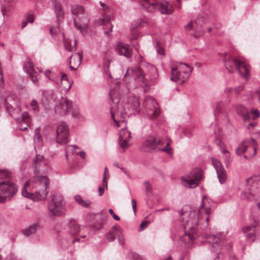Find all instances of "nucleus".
Here are the masks:
<instances>
[{"label": "nucleus", "instance_id": "nucleus-1", "mask_svg": "<svg viewBox=\"0 0 260 260\" xmlns=\"http://www.w3.org/2000/svg\"><path fill=\"white\" fill-rule=\"evenodd\" d=\"M209 202L205 196L203 197L202 201L198 211V215L195 214L194 212L188 213L187 211H184L183 209L179 211V213L181 216L188 217L186 220L183 218H180L182 226L185 230V233L181 238L182 242L185 243L192 244L193 241L198 237L196 228L199 220L205 219L207 224H209L211 208L208 205Z\"/></svg>", "mask_w": 260, "mask_h": 260}, {"label": "nucleus", "instance_id": "nucleus-2", "mask_svg": "<svg viewBox=\"0 0 260 260\" xmlns=\"http://www.w3.org/2000/svg\"><path fill=\"white\" fill-rule=\"evenodd\" d=\"M49 180L46 176H37L25 182L22 195L34 201L44 200L49 191Z\"/></svg>", "mask_w": 260, "mask_h": 260}, {"label": "nucleus", "instance_id": "nucleus-3", "mask_svg": "<svg viewBox=\"0 0 260 260\" xmlns=\"http://www.w3.org/2000/svg\"><path fill=\"white\" fill-rule=\"evenodd\" d=\"M4 103L8 113L15 118L18 123H24L26 124V126L24 127L21 125L19 129L22 131L26 130L31 121V117L27 111L23 112L20 117H15V113H20L21 111L19 108V98L17 95L13 93L10 94L5 98Z\"/></svg>", "mask_w": 260, "mask_h": 260}, {"label": "nucleus", "instance_id": "nucleus-4", "mask_svg": "<svg viewBox=\"0 0 260 260\" xmlns=\"http://www.w3.org/2000/svg\"><path fill=\"white\" fill-rule=\"evenodd\" d=\"M124 108L127 110V111H125L124 114H119L118 112L114 113L111 111V117L117 127H119L123 124L124 126H125V121L126 115L129 116L131 114L140 113V102L138 98L136 96L128 97Z\"/></svg>", "mask_w": 260, "mask_h": 260}, {"label": "nucleus", "instance_id": "nucleus-5", "mask_svg": "<svg viewBox=\"0 0 260 260\" xmlns=\"http://www.w3.org/2000/svg\"><path fill=\"white\" fill-rule=\"evenodd\" d=\"M71 11L75 26L80 30L83 35H86L89 18L88 14L85 13L83 7L80 5L74 6L71 8Z\"/></svg>", "mask_w": 260, "mask_h": 260}, {"label": "nucleus", "instance_id": "nucleus-6", "mask_svg": "<svg viewBox=\"0 0 260 260\" xmlns=\"http://www.w3.org/2000/svg\"><path fill=\"white\" fill-rule=\"evenodd\" d=\"M260 197V176L247 179L244 191L241 194L242 200L256 199Z\"/></svg>", "mask_w": 260, "mask_h": 260}, {"label": "nucleus", "instance_id": "nucleus-7", "mask_svg": "<svg viewBox=\"0 0 260 260\" xmlns=\"http://www.w3.org/2000/svg\"><path fill=\"white\" fill-rule=\"evenodd\" d=\"M141 7L148 12H152L157 9L162 14H170L173 12L172 6L166 1L158 2L157 0H137Z\"/></svg>", "mask_w": 260, "mask_h": 260}, {"label": "nucleus", "instance_id": "nucleus-8", "mask_svg": "<svg viewBox=\"0 0 260 260\" xmlns=\"http://www.w3.org/2000/svg\"><path fill=\"white\" fill-rule=\"evenodd\" d=\"M48 210L53 216H61L66 214V203L63 197L59 194H55L48 204Z\"/></svg>", "mask_w": 260, "mask_h": 260}, {"label": "nucleus", "instance_id": "nucleus-9", "mask_svg": "<svg viewBox=\"0 0 260 260\" xmlns=\"http://www.w3.org/2000/svg\"><path fill=\"white\" fill-rule=\"evenodd\" d=\"M193 68L186 63H180L179 66L171 67V80L179 84H182L189 78Z\"/></svg>", "mask_w": 260, "mask_h": 260}, {"label": "nucleus", "instance_id": "nucleus-10", "mask_svg": "<svg viewBox=\"0 0 260 260\" xmlns=\"http://www.w3.org/2000/svg\"><path fill=\"white\" fill-rule=\"evenodd\" d=\"M257 146V143L252 138L246 139L239 144L236 149V153L237 155H241L246 152L247 154L244 155V158L250 159L256 154Z\"/></svg>", "mask_w": 260, "mask_h": 260}, {"label": "nucleus", "instance_id": "nucleus-11", "mask_svg": "<svg viewBox=\"0 0 260 260\" xmlns=\"http://www.w3.org/2000/svg\"><path fill=\"white\" fill-rule=\"evenodd\" d=\"M202 177V171L200 169L195 168L181 177L182 184L187 188H195L199 185Z\"/></svg>", "mask_w": 260, "mask_h": 260}, {"label": "nucleus", "instance_id": "nucleus-12", "mask_svg": "<svg viewBox=\"0 0 260 260\" xmlns=\"http://www.w3.org/2000/svg\"><path fill=\"white\" fill-rule=\"evenodd\" d=\"M145 112L148 118L152 120L156 119L160 114V109L156 100L151 96H146L143 103Z\"/></svg>", "mask_w": 260, "mask_h": 260}, {"label": "nucleus", "instance_id": "nucleus-13", "mask_svg": "<svg viewBox=\"0 0 260 260\" xmlns=\"http://www.w3.org/2000/svg\"><path fill=\"white\" fill-rule=\"evenodd\" d=\"M17 186L10 181L0 183V203L10 200L17 191Z\"/></svg>", "mask_w": 260, "mask_h": 260}, {"label": "nucleus", "instance_id": "nucleus-14", "mask_svg": "<svg viewBox=\"0 0 260 260\" xmlns=\"http://www.w3.org/2000/svg\"><path fill=\"white\" fill-rule=\"evenodd\" d=\"M224 61V65L229 72H231L232 70V67L230 64V63H232L235 66L239 74L244 77L245 79H247L249 78V67L244 61H242L239 59L232 57L229 58L228 61L225 60Z\"/></svg>", "mask_w": 260, "mask_h": 260}, {"label": "nucleus", "instance_id": "nucleus-15", "mask_svg": "<svg viewBox=\"0 0 260 260\" xmlns=\"http://www.w3.org/2000/svg\"><path fill=\"white\" fill-rule=\"evenodd\" d=\"M69 129L67 124L63 121L59 122L56 127L55 138L56 143L66 145L69 142Z\"/></svg>", "mask_w": 260, "mask_h": 260}, {"label": "nucleus", "instance_id": "nucleus-16", "mask_svg": "<svg viewBox=\"0 0 260 260\" xmlns=\"http://www.w3.org/2000/svg\"><path fill=\"white\" fill-rule=\"evenodd\" d=\"M242 232L246 238L254 241L255 239L260 240V225L254 222L253 224L243 228Z\"/></svg>", "mask_w": 260, "mask_h": 260}, {"label": "nucleus", "instance_id": "nucleus-17", "mask_svg": "<svg viewBox=\"0 0 260 260\" xmlns=\"http://www.w3.org/2000/svg\"><path fill=\"white\" fill-rule=\"evenodd\" d=\"M147 75H148V74H145L144 71L140 67L136 66L135 68H128L124 76H132L137 82L140 83H145L147 81L146 76Z\"/></svg>", "mask_w": 260, "mask_h": 260}, {"label": "nucleus", "instance_id": "nucleus-18", "mask_svg": "<svg viewBox=\"0 0 260 260\" xmlns=\"http://www.w3.org/2000/svg\"><path fill=\"white\" fill-rule=\"evenodd\" d=\"M155 141V148L158 149L161 151L166 152L170 155H172L173 151L172 148L170 146L172 141L169 139H161L159 138H154Z\"/></svg>", "mask_w": 260, "mask_h": 260}, {"label": "nucleus", "instance_id": "nucleus-19", "mask_svg": "<svg viewBox=\"0 0 260 260\" xmlns=\"http://www.w3.org/2000/svg\"><path fill=\"white\" fill-rule=\"evenodd\" d=\"M212 165L216 170L219 182L222 184L227 179V174L220 160L215 158H211Z\"/></svg>", "mask_w": 260, "mask_h": 260}, {"label": "nucleus", "instance_id": "nucleus-20", "mask_svg": "<svg viewBox=\"0 0 260 260\" xmlns=\"http://www.w3.org/2000/svg\"><path fill=\"white\" fill-rule=\"evenodd\" d=\"M72 103L68 101L66 98H62L55 107V112L57 115L64 116L71 110Z\"/></svg>", "mask_w": 260, "mask_h": 260}, {"label": "nucleus", "instance_id": "nucleus-21", "mask_svg": "<svg viewBox=\"0 0 260 260\" xmlns=\"http://www.w3.org/2000/svg\"><path fill=\"white\" fill-rule=\"evenodd\" d=\"M23 69L29 75L32 82L36 85L39 84L40 78L39 74L35 71L33 63L29 59H27L23 64Z\"/></svg>", "mask_w": 260, "mask_h": 260}, {"label": "nucleus", "instance_id": "nucleus-22", "mask_svg": "<svg viewBox=\"0 0 260 260\" xmlns=\"http://www.w3.org/2000/svg\"><path fill=\"white\" fill-rule=\"evenodd\" d=\"M131 138V133L126 128L123 127L119 132V145L123 150L127 149L129 146V142Z\"/></svg>", "mask_w": 260, "mask_h": 260}, {"label": "nucleus", "instance_id": "nucleus-23", "mask_svg": "<svg viewBox=\"0 0 260 260\" xmlns=\"http://www.w3.org/2000/svg\"><path fill=\"white\" fill-rule=\"evenodd\" d=\"M220 236L221 234L217 235V236L207 234L203 235L204 238L207 239V242L212 244V245L210 248V250L212 252H217L220 249V245L219 243L221 242Z\"/></svg>", "mask_w": 260, "mask_h": 260}, {"label": "nucleus", "instance_id": "nucleus-24", "mask_svg": "<svg viewBox=\"0 0 260 260\" xmlns=\"http://www.w3.org/2000/svg\"><path fill=\"white\" fill-rule=\"evenodd\" d=\"M117 51L120 55H123L126 58H131L132 56V49L130 46L124 43H117Z\"/></svg>", "mask_w": 260, "mask_h": 260}, {"label": "nucleus", "instance_id": "nucleus-25", "mask_svg": "<svg viewBox=\"0 0 260 260\" xmlns=\"http://www.w3.org/2000/svg\"><path fill=\"white\" fill-rule=\"evenodd\" d=\"M35 173H38L42 165H46L45 158L43 155L36 154L32 162Z\"/></svg>", "mask_w": 260, "mask_h": 260}, {"label": "nucleus", "instance_id": "nucleus-26", "mask_svg": "<svg viewBox=\"0 0 260 260\" xmlns=\"http://www.w3.org/2000/svg\"><path fill=\"white\" fill-rule=\"evenodd\" d=\"M81 61V56L80 53L72 55L69 61L70 68L72 70H76L80 66Z\"/></svg>", "mask_w": 260, "mask_h": 260}, {"label": "nucleus", "instance_id": "nucleus-27", "mask_svg": "<svg viewBox=\"0 0 260 260\" xmlns=\"http://www.w3.org/2000/svg\"><path fill=\"white\" fill-rule=\"evenodd\" d=\"M236 109L237 113L242 117L243 120L245 122H249L250 120L251 115L244 106L238 105L236 107Z\"/></svg>", "mask_w": 260, "mask_h": 260}, {"label": "nucleus", "instance_id": "nucleus-28", "mask_svg": "<svg viewBox=\"0 0 260 260\" xmlns=\"http://www.w3.org/2000/svg\"><path fill=\"white\" fill-rule=\"evenodd\" d=\"M203 18L201 17H198L197 19L196 20L195 22V24L197 25V27L196 28V31L194 34V37L196 38H199L202 36L205 33V31L201 28L202 26V23H203Z\"/></svg>", "mask_w": 260, "mask_h": 260}, {"label": "nucleus", "instance_id": "nucleus-29", "mask_svg": "<svg viewBox=\"0 0 260 260\" xmlns=\"http://www.w3.org/2000/svg\"><path fill=\"white\" fill-rule=\"evenodd\" d=\"M67 230L69 234L73 236L79 232L80 227L75 222L70 221L68 224Z\"/></svg>", "mask_w": 260, "mask_h": 260}, {"label": "nucleus", "instance_id": "nucleus-30", "mask_svg": "<svg viewBox=\"0 0 260 260\" xmlns=\"http://www.w3.org/2000/svg\"><path fill=\"white\" fill-rule=\"evenodd\" d=\"M58 82L59 84H60L64 89L69 90L71 88V85L66 74L62 73L61 78L58 77Z\"/></svg>", "mask_w": 260, "mask_h": 260}, {"label": "nucleus", "instance_id": "nucleus-31", "mask_svg": "<svg viewBox=\"0 0 260 260\" xmlns=\"http://www.w3.org/2000/svg\"><path fill=\"white\" fill-rule=\"evenodd\" d=\"M54 9L56 18L59 22L62 20L64 15L61 4L59 3L55 2L54 5Z\"/></svg>", "mask_w": 260, "mask_h": 260}, {"label": "nucleus", "instance_id": "nucleus-32", "mask_svg": "<svg viewBox=\"0 0 260 260\" xmlns=\"http://www.w3.org/2000/svg\"><path fill=\"white\" fill-rule=\"evenodd\" d=\"M40 228V225L38 223H34L28 228L25 229L23 233L25 236L28 237L31 235L36 233L37 230Z\"/></svg>", "mask_w": 260, "mask_h": 260}, {"label": "nucleus", "instance_id": "nucleus-33", "mask_svg": "<svg viewBox=\"0 0 260 260\" xmlns=\"http://www.w3.org/2000/svg\"><path fill=\"white\" fill-rule=\"evenodd\" d=\"M155 141H154V139L151 140H146L142 144V148L145 151H149L154 149L155 148Z\"/></svg>", "mask_w": 260, "mask_h": 260}, {"label": "nucleus", "instance_id": "nucleus-34", "mask_svg": "<svg viewBox=\"0 0 260 260\" xmlns=\"http://www.w3.org/2000/svg\"><path fill=\"white\" fill-rule=\"evenodd\" d=\"M34 143L35 147H39L42 145V138L40 133V129L39 128H37L35 130V135L34 137Z\"/></svg>", "mask_w": 260, "mask_h": 260}, {"label": "nucleus", "instance_id": "nucleus-35", "mask_svg": "<svg viewBox=\"0 0 260 260\" xmlns=\"http://www.w3.org/2000/svg\"><path fill=\"white\" fill-rule=\"evenodd\" d=\"M110 97L112 102L114 104H118L121 99V96L115 90H111L109 92Z\"/></svg>", "mask_w": 260, "mask_h": 260}, {"label": "nucleus", "instance_id": "nucleus-36", "mask_svg": "<svg viewBox=\"0 0 260 260\" xmlns=\"http://www.w3.org/2000/svg\"><path fill=\"white\" fill-rule=\"evenodd\" d=\"M147 68L149 71L150 80H156L158 76L156 68L151 64H148Z\"/></svg>", "mask_w": 260, "mask_h": 260}, {"label": "nucleus", "instance_id": "nucleus-37", "mask_svg": "<svg viewBox=\"0 0 260 260\" xmlns=\"http://www.w3.org/2000/svg\"><path fill=\"white\" fill-rule=\"evenodd\" d=\"M75 200L82 207H88L90 205V201L89 200H83L80 196L76 195L74 197Z\"/></svg>", "mask_w": 260, "mask_h": 260}, {"label": "nucleus", "instance_id": "nucleus-38", "mask_svg": "<svg viewBox=\"0 0 260 260\" xmlns=\"http://www.w3.org/2000/svg\"><path fill=\"white\" fill-rule=\"evenodd\" d=\"M222 153L223 155V157L225 166L226 167H229L233 160V157L228 150H226V152Z\"/></svg>", "mask_w": 260, "mask_h": 260}, {"label": "nucleus", "instance_id": "nucleus-39", "mask_svg": "<svg viewBox=\"0 0 260 260\" xmlns=\"http://www.w3.org/2000/svg\"><path fill=\"white\" fill-rule=\"evenodd\" d=\"M77 40H74L73 43L71 40H65L64 44L65 48L69 51H72V49L74 48L77 45Z\"/></svg>", "mask_w": 260, "mask_h": 260}, {"label": "nucleus", "instance_id": "nucleus-40", "mask_svg": "<svg viewBox=\"0 0 260 260\" xmlns=\"http://www.w3.org/2000/svg\"><path fill=\"white\" fill-rule=\"evenodd\" d=\"M30 110L34 113H37L39 112V106L38 102L35 99L31 100L30 103Z\"/></svg>", "mask_w": 260, "mask_h": 260}, {"label": "nucleus", "instance_id": "nucleus-41", "mask_svg": "<svg viewBox=\"0 0 260 260\" xmlns=\"http://www.w3.org/2000/svg\"><path fill=\"white\" fill-rule=\"evenodd\" d=\"M77 148V146L76 145H69L66 148V159H68L69 156L73 154L75 149Z\"/></svg>", "mask_w": 260, "mask_h": 260}, {"label": "nucleus", "instance_id": "nucleus-42", "mask_svg": "<svg viewBox=\"0 0 260 260\" xmlns=\"http://www.w3.org/2000/svg\"><path fill=\"white\" fill-rule=\"evenodd\" d=\"M222 106V103L220 102H217L214 103L212 105L214 113L215 115L220 113Z\"/></svg>", "mask_w": 260, "mask_h": 260}, {"label": "nucleus", "instance_id": "nucleus-43", "mask_svg": "<svg viewBox=\"0 0 260 260\" xmlns=\"http://www.w3.org/2000/svg\"><path fill=\"white\" fill-rule=\"evenodd\" d=\"M112 59L110 57L105 58L103 63V67L105 71L108 72L109 70L110 63Z\"/></svg>", "mask_w": 260, "mask_h": 260}, {"label": "nucleus", "instance_id": "nucleus-44", "mask_svg": "<svg viewBox=\"0 0 260 260\" xmlns=\"http://www.w3.org/2000/svg\"><path fill=\"white\" fill-rule=\"evenodd\" d=\"M216 144L221 153L226 152V150L227 149H226L224 144L221 140H217Z\"/></svg>", "mask_w": 260, "mask_h": 260}, {"label": "nucleus", "instance_id": "nucleus-45", "mask_svg": "<svg viewBox=\"0 0 260 260\" xmlns=\"http://www.w3.org/2000/svg\"><path fill=\"white\" fill-rule=\"evenodd\" d=\"M10 172L8 170H0V179H3L4 178H9L10 176Z\"/></svg>", "mask_w": 260, "mask_h": 260}, {"label": "nucleus", "instance_id": "nucleus-46", "mask_svg": "<svg viewBox=\"0 0 260 260\" xmlns=\"http://www.w3.org/2000/svg\"><path fill=\"white\" fill-rule=\"evenodd\" d=\"M35 19V15L33 13H27L25 15V19L27 22L30 23H32L34 22Z\"/></svg>", "mask_w": 260, "mask_h": 260}, {"label": "nucleus", "instance_id": "nucleus-47", "mask_svg": "<svg viewBox=\"0 0 260 260\" xmlns=\"http://www.w3.org/2000/svg\"><path fill=\"white\" fill-rule=\"evenodd\" d=\"M115 234L113 231L109 232L106 235L107 239L111 242L114 240Z\"/></svg>", "mask_w": 260, "mask_h": 260}, {"label": "nucleus", "instance_id": "nucleus-48", "mask_svg": "<svg viewBox=\"0 0 260 260\" xmlns=\"http://www.w3.org/2000/svg\"><path fill=\"white\" fill-rule=\"evenodd\" d=\"M58 77L56 74L52 73L49 80L55 82L57 84L59 85Z\"/></svg>", "mask_w": 260, "mask_h": 260}, {"label": "nucleus", "instance_id": "nucleus-49", "mask_svg": "<svg viewBox=\"0 0 260 260\" xmlns=\"http://www.w3.org/2000/svg\"><path fill=\"white\" fill-rule=\"evenodd\" d=\"M145 187L147 193H150L152 191V186L149 181L144 182Z\"/></svg>", "mask_w": 260, "mask_h": 260}, {"label": "nucleus", "instance_id": "nucleus-50", "mask_svg": "<svg viewBox=\"0 0 260 260\" xmlns=\"http://www.w3.org/2000/svg\"><path fill=\"white\" fill-rule=\"evenodd\" d=\"M244 85L243 84H241V85L235 88V89H234L235 92L236 94H239L244 90Z\"/></svg>", "mask_w": 260, "mask_h": 260}, {"label": "nucleus", "instance_id": "nucleus-51", "mask_svg": "<svg viewBox=\"0 0 260 260\" xmlns=\"http://www.w3.org/2000/svg\"><path fill=\"white\" fill-rule=\"evenodd\" d=\"M16 3L15 0H5V7L4 9H6V7H9L11 6H13Z\"/></svg>", "mask_w": 260, "mask_h": 260}, {"label": "nucleus", "instance_id": "nucleus-52", "mask_svg": "<svg viewBox=\"0 0 260 260\" xmlns=\"http://www.w3.org/2000/svg\"><path fill=\"white\" fill-rule=\"evenodd\" d=\"M141 24V20H138L135 21L134 23H132L131 26V28L132 29H136L139 26H140Z\"/></svg>", "mask_w": 260, "mask_h": 260}, {"label": "nucleus", "instance_id": "nucleus-53", "mask_svg": "<svg viewBox=\"0 0 260 260\" xmlns=\"http://www.w3.org/2000/svg\"><path fill=\"white\" fill-rule=\"evenodd\" d=\"M251 114L254 115L255 117L253 118V120L255 119V118H257L259 117L260 113L257 109H253L251 111Z\"/></svg>", "mask_w": 260, "mask_h": 260}, {"label": "nucleus", "instance_id": "nucleus-54", "mask_svg": "<svg viewBox=\"0 0 260 260\" xmlns=\"http://www.w3.org/2000/svg\"><path fill=\"white\" fill-rule=\"evenodd\" d=\"M109 212L112 215V217L114 219H115L116 220H120L119 217L114 213L113 209H110L109 210Z\"/></svg>", "mask_w": 260, "mask_h": 260}, {"label": "nucleus", "instance_id": "nucleus-55", "mask_svg": "<svg viewBox=\"0 0 260 260\" xmlns=\"http://www.w3.org/2000/svg\"><path fill=\"white\" fill-rule=\"evenodd\" d=\"M131 202H132V206L133 212H134V214H136V211H137V209H136L137 201L136 200L133 199L132 200Z\"/></svg>", "mask_w": 260, "mask_h": 260}, {"label": "nucleus", "instance_id": "nucleus-56", "mask_svg": "<svg viewBox=\"0 0 260 260\" xmlns=\"http://www.w3.org/2000/svg\"><path fill=\"white\" fill-rule=\"evenodd\" d=\"M148 225V222L147 221H143L140 226V231H143Z\"/></svg>", "mask_w": 260, "mask_h": 260}, {"label": "nucleus", "instance_id": "nucleus-57", "mask_svg": "<svg viewBox=\"0 0 260 260\" xmlns=\"http://www.w3.org/2000/svg\"><path fill=\"white\" fill-rule=\"evenodd\" d=\"M156 50L158 53H159L160 55H163L165 53L164 48L159 46L158 43H157V44Z\"/></svg>", "mask_w": 260, "mask_h": 260}, {"label": "nucleus", "instance_id": "nucleus-58", "mask_svg": "<svg viewBox=\"0 0 260 260\" xmlns=\"http://www.w3.org/2000/svg\"><path fill=\"white\" fill-rule=\"evenodd\" d=\"M110 17L107 16L101 20V24L104 25L105 23L110 22Z\"/></svg>", "mask_w": 260, "mask_h": 260}, {"label": "nucleus", "instance_id": "nucleus-59", "mask_svg": "<svg viewBox=\"0 0 260 260\" xmlns=\"http://www.w3.org/2000/svg\"><path fill=\"white\" fill-rule=\"evenodd\" d=\"M185 28L186 30H190L193 28V23L192 21L189 22L185 26Z\"/></svg>", "mask_w": 260, "mask_h": 260}, {"label": "nucleus", "instance_id": "nucleus-60", "mask_svg": "<svg viewBox=\"0 0 260 260\" xmlns=\"http://www.w3.org/2000/svg\"><path fill=\"white\" fill-rule=\"evenodd\" d=\"M232 91H233V88L232 87H228L224 89V92L225 93H226V94H228V95L229 96H230Z\"/></svg>", "mask_w": 260, "mask_h": 260}, {"label": "nucleus", "instance_id": "nucleus-61", "mask_svg": "<svg viewBox=\"0 0 260 260\" xmlns=\"http://www.w3.org/2000/svg\"><path fill=\"white\" fill-rule=\"evenodd\" d=\"M104 186L102 187L101 186H99V188H98L99 196H102L104 193Z\"/></svg>", "mask_w": 260, "mask_h": 260}, {"label": "nucleus", "instance_id": "nucleus-62", "mask_svg": "<svg viewBox=\"0 0 260 260\" xmlns=\"http://www.w3.org/2000/svg\"><path fill=\"white\" fill-rule=\"evenodd\" d=\"M52 74V72L50 70H47L45 72V75L48 79H49L50 77L51 76V74Z\"/></svg>", "mask_w": 260, "mask_h": 260}, {"label": "nucleus", "instance_id": "nucleus-63", "mask_svg": "<svg viewBox=\"0 0 260 260\" xmlns=\"http://www.w3.org/2000/svg\"><path fill=\"white\" fill-rule=\"evenodd\" d=\"M256 125V123L255 122H250L246 126L247 129H250L253 127H254Z\"/></svg>", "mask_w": 260, "mask_h": 260}, {"label": "nucleus", "instance_id": "nucleus-64", "mask_svg": "<svg viewBox=\"0 0 260 260\" xmlns=\"http://www.w3.org/2000/svg\"><path fill=\"white\" fill-rule=\"evenodd\" d=\"M229 255H230V257H229L230 260H238L237 258L235 256V254H233L232 252H230V253L229 254Z\"/></svg>", "mask_w": 260, "mask_h": 260}]
</instances>
